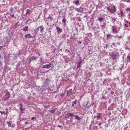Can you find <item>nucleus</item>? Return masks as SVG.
<instances>
[{
	"mask_svg": "<svg viewBox=\"0 0 130 130\" xmlns=\"http://www.w3.org/2000/svg\"><path fill=\"white\" fill-rule=\"evenodd\" d=\"M109 55L110 58L113 60L115 61L116 59L117 54L115 52H112L111 53H110Z\"/></svg>",
	"mask_w": 130,
	"mask_h": 130,
	"instance_id": "f257e3e1",
	"label": "nucleus"
},
{
	"mask_svg": "<svg viewBox=\"0 0 130 130\" xmlns=\"http://www.w3.org/2000/svg\"><path fill=\"white\" fill-rule=\"evenodd\" d=\"M115 6L114 5L113 6L112 9L108 7H107V9L108 11L112 13H113L116 11V9L115 8Z\"/></svg>",
	"mask_w": 130,
	"mask_h": 130,
	"instance_id": "f03ea898",
	"label": "nucleus"
},
{
	"mask_svg": "<svg viewBox=\"0 0 130 130\" xmlns=\"http://www.w3.org/2000/svg\"><path fill=\"white\" fill-rule=\"evenodd\" d=\"M49 80L48 79H46L44 82V84L43 85L42 87H44L45 88H47L48 87V82Z\"/></svg>",
	"mask_w": 130,
	"mask_h": 130,
	"instance_id": "7ed1b4c3",
	"label": "nucleus"
},
{
	"mask_svg": "<svg viewBox=\"0 0 130 130\" xmlns=\"http://www.w3.org/2000/svg\"><path fill=\"white\" fill-rule=\"evenodd\" d=\"M37 31H40L41 33L44 32V27L43 26H39L37 28Z\"/></svg>",
	"mask_w": 130,
	"mask_h": 130,
	"instance_id": "20e7f679",
	"label": "nucleus"
},
{
	"mask_svg": "<svg viewBox=\"0 0 130 130\" xmlns=\"http://www.w3.org/2000/svg\"><path fill=\"white\" fill-rule=\"evenodd\" d=\"M38 58V57L37 56H33L29 58L28 62L29 63H30L31 61L33 60H36Z\"/></svg>",
	"mask_w": 130,
	"mask_h": 130,
	"instance_id": "39448f33",
	"label": "nucleus"
},
{
	"mask_svg": "<svg viewBox=\"0 0 130 130\" xmlns=\"http://www.w3.org/2000/svg\"><path fill=\"white\" fill-rule=\"evenodd\" d=\"M10 93L9 92H7L6 94L5 95V97L4 99V100L5 101L8 100L10 97Z\"/></svg>",
	"mask_w": 130,
	"mask_h": 130,
	"instance_id": "423d86ee",
	"label": "nucleus"
},
{
	"mask_svg": "<svg viewBox=\"0 0 130 130\" xmlns=\"http://www.w3.org/2000/svg\"><path fill=\"white\" fill-rule=\"evenodd\" d=\"M82 60L81 59V57H80L79 58V60L77 62V68L78 69L80 67L81 63H82Z\"/></svg>",
	"mask_w": 130,
	"mask_h": 130,
	"instance_id": "0eeeda50",
	"label": "nucleus"
},
{
	"mask_svg": "<svg viewBox=\"0 0 130 130\" xmlns=\"http://www.w3.org/2000/svg\"><path fill=\"white\" fill-rule=\"evenodd\" d=\"M74 116V115L73 113H71L66 114L65 115V118L67 119L69 118V117L72 118Z\"/></svg>",
	"mask_w": 130,
	"mask_h": 130,
	"instance_id": "6e6552de",
	"label": "nucleus"
},
{
	"mask_svg": "<svg viewBox=\"0 0 130 130\" xmlns=\"http://www.w3.org/2000/svg\"><path fill=\"white\" fill-rule=\"evenodd\" d=\"M51 64L49 63L48 64H45L42 67L43 68H47V69H49L51 67Z\"/></svg>",
	"mask_w": 130,
	"mask_h": 130,
	"instance_id": "1a4fd4ad",
	"label": "nucleus"
},
{
	"mask_svg": "<svg viewBox=\"0 0 130 130\" xmlns=\"http://www.w3.org/2000/svg\"><path fill=\"white\" fill-rule=\"evenodd\" d=\"M23 107L22 104L21 103L20 104V108L21 112V113H23V111L25 110V109H23Z\"/></svg>",
	"mask_w": 130,
	"mask_h": 130,
	"instance_id": "9d476101",
	"label": "nucleus"
},
{
	"mask_svg": "<svg viewBox=\"0 0 130 130\" xmlns=\"http://www.w3.org/2000/svg\"><path fill=\"white\" fill-rule=\"evenodd\" d=\"M56 28L57 30V32L58 34H60V33L62 31V29L60 28L58 26Z\"/></svg>",
	"mask_w": 130,
	"mask_h": 130,
	"instance_id": "9b49d317",
	"label": "nucleus"
},
{
	"mask_svg": "<svg viewBox=\"0 0 130 130\" xmlns=\"http://www.w3.org/2000/svg\"><path fill=\"white\" fill-rule=\"evenodd\" d=\"M34 37V36H31L30 34H27L25 36V37L26 38L29 39L30 38H33Z\"/></svg>",
	"mask_w": 130,
	"mask_h": 130,
	"instance_id": "f8f14e48",
	"label": "nucleus"
},
{
	"mask_svg": "<svg viewBox=\"0 0 130 130\" xmlns=\"http://www.w3.org/2000/svg\"><path fill=\"white\" fill-rule=\"evenodd\" d=\"M72 94V90L70 89L68 91H67V95L68 96H70Z\"/></svg>",
	"mask_w": 130,
	"mask_h": 130,
	"instance_id": "ddd939ff",
	"label": "nucleus"
},
{
	"mask_svg": "<svg viewBox=\"0 0 130 130\" xmlns=\"http://www.w3.org/2000/svg\"><path fill=\"white\" fill-rule=\"evenodd\" d=\"M102 114L100 113H98L97 114V116H96V117L99 120L102 118Z\"/></svg>",
	"mask_w": 130,
	"mask_h": 130,
	"instance_id": "4468645a",
	"label": "nucleus"
},
{
	"mask_svg": "<svg viewBox=\"0 0 130 130\" xmlns=\"http://www.w3.org/2000/svg\"><path fill=\"white\" fill-rule=\"evenodd\" d=\"M74 116L75 117V119H77L78 120H79L82 119L81 118H80V117H78V115L75 116L74 115Z\"/></svg>",
	"mask_w": 130,
	"mask_h": 130,
	"instance_id": "2eb2a0df",
	"label": "nucleus"
},
{
	"mask_svg": "<svg viewBox=\"0 0 130 130\" xmlns=\"http://www.w3.org/2000/svg\"><path fill=\"white\" fill-rule=\"evenodd\" d=\"M106 23H103V24L101 25V26L102 28V29H103V28H105V26L106 25Z\"/></svg>",
	"mask_w": 130,
	"mask_h": 130,
	"instance_id": "dca6fc26",
	"label": "nucleus"
},
{
	"mask_svg": "<svg viewBox=\"0 0 130 130\" xmlns=\"http://www.w3.org/2000/svg\"><path fill=\"white\" fill-rule=\"evenodd\" d=\"M127 62H130V55H128L127 57Z\"/></svg>",
	"mask_w": 130,
	"mask_h": 130,
	"instance_id": "f3484780",
	"label": "nucleus"
},
{
	"mask_svg": "<svg viewBox=\"0 0 130 130\" xmlns=\"http://www.w3.org/2000/svg\"><path fill=\"white\" fill-rule=\"evenodd\" d=\"M112 31H113L115 33H116L117 32V30L115 28V27L114 26H112Z\"/></svg>",
	"mask_w": 130,
	"mask_h": 130,
	"instance_id": "a211bd4d",
	"label": "nucleus"
},
{
	"mask_svg": "<svg viewBox=\"0 0 130 130\" xmlns=\"http://www.w3.org/2000/svg\"><path fill=\"white\" fill-rule=\"evenodd\" d=\"M28 28V26H25V27L24 28V29H23L22 30L23 31H26L27 30Z\"/></svg>",
	"mask_w": 130,
	"mask_h": 130,
	"instance_id": "6ab92c4d",
	"label": "nucleus"
},
{
	"mask_svg": "<svg viewBox=\"0 0 130 130\" xmlns=\"http://www.w3.org/2000/svg\"><path fill=\"white\" fill-rule=\"evenodd\" d=\"M83 8L81 7H80L79 8V11L80 12H82L83 11Z\"/></svg>",
	"mask_w": 130,
	"mask_h": 130,
	"instance_id": "aec40b11",
	"label": "nucleus"
},
{
	"mask_svg": "<svg viewBox=\"0 0 130 130\" xmlns=\"http://www.w3.org/2000/svg\"><path fill=\"white\" fill-rule=\"evenodd\" d=\"M79 0H77L75 1V5H78V4H79Z\"/></svg>",
	"mask_w": 130,
	"mask_h": 130,
	"instance_id": "412c9836",
	"label": "nucleus"
},
{
	"mask_svg": "<svg viewBox=\"0 0 130 130\" xmlns=\"http://www.w3.org/2000/svg\"><path fill=\"white\" fill-rule=\"evenodd\" d=\"M47 19H50V21L51 22L53 20L52 18L50 16H49V17H48L47 18Z\"/></svg>",
	"mask_w": 130,
	"mask_h": 130,
	"instance_id": "4be33fe9",
	"label": "nucleus"
},
{
	"mask_svg": "<svg viewBox=\"0 0 130 130\" xmlns=\"http://www.w3.org/2000/svg\"><path fill=\"white\" fill-rule=\"evenodd\" d=\"M98 20L100 21L101 22L103 20V19L102 18L99 17L98 18Z\"/></svg>",
	"mask_w": 130,
	"mask_h": 130,
	"instance_id": "5701e85b",
	"label": "nucleus"
},
{
	"mask_svg": "<svg viewBox=\"0 0 130 130\" xmlns=\"http://www.w3.org/2000/svg\"><path fill=\"white\" fill-rule=\"evenodd\" d=\"M7 123L8 124L9 127L10 126L11 123H10V122H7Z\"/></svg>",
	"mask_w": 130,
	"mask_h": 130,
	"instance_id": "b1692460",
	"label": "nucleus"
},
{
	"mask_svg": "<svg viewBox=\"0 0 130 130\" xmlns=\"http://www.w3.org/2000/svg\"><path fill=\"white\" fill-rule=\"evenodd\" d=\"M55 111V110H52L50 111V112L51 113H54Z\"/></svg>",
	"mask_w": 130,
	"mask_h": 130,
	"instance_id": "393cba45",
	"label": "nucleus"
},
{
	"mask_svg": "<svg viewBox=\"0 0 130 130\" xmlns=\"http://www.w3.org/2000/svg\"><path fill=\"white\" fill-rule=\"evenodd\" d=\"M31 120H35L36 121V117H32L31 118Z\"/></svg>",
	"mask_w": 130,
	"mask_h": 130,
	"instance_id": "a878e982",
	"label": "nucleus"
},
{
	"mask_svg": "<svg viewBox=\"0 0 130 130\" xmlns=\"http://www.w3.org/2000/svg\"><path fill=\"white\" fill-rule=\"evenodd\" d=\"M111 34H107L106 36L108 37H109L111 36Z\"/></svg>",
	"mask_w": 130,
	"mask_h": 130,
	"instance_id": "bb28decb",
	"label": "nucleus"
},
{
	"mask_svg": "<svg viewBox=\"0 0 130 130\" xmlns=\"http://www.w3.org/2000/svg\"><path fill=\"white\" fill-rule=\"evenodd\" d=\"M26 11H27V12H26V14H27L30 12V10L29 9H28L26 10Z\"/></svg>",
	"mask_w": 130,
	"mask_h": 130,
	"instance_id": "cd10ccee",
	"label": "nucleus"
},
{
	"mask_svg": "<svg viewBox=\"0 0 130 130\" xmlns=\"http://www.w3.org/2000/svg\"><path fill=\"white\" fill-rule=\"evenodd\" d=\"M62 22L63 23H65L66 22V20L65 19H63L62 20Z\"/></svg>",
	"mask_w": 130,
	"mask_h": 130,
	"instance_id": "c85d7f7f",
	"label": "nucleus"
},
{
	"mask_svg": "<svg viewBox=\"0 0 130 130\" xmlns=\"http://www.w3.org/2000/svg\"><path fill=\"white\" fill-rule=\"evenodd\" d=\"M75 10L77 11L78 12H79V8H75Z\"/></svg>",
	"mask_w": 130,
	"mask_h": 130,
	"instance_id": "c756f323",
	"label": "nucleus"
},
{
	"mask_svg": "<svg viewBox=\"0 0 130 130\" xmlns=\"http://www.w3.org/2000/svg\"><path fill=\"white\" fill-rule=\"evenodd\" d=\"M60 96H64V94L63 93H60L59 94Z\"/></svg>",
	"mask_w": 130,
	"mask_h": 130,
	"instance_id": "7c9ffc66",
	"label": "nucleus"
},
{
	"mask_svg": "<svg viewBox=\"0 0 130 130\" xmlns=\"http://www.w3.org/2000/svg\"><path fill=\"white\" fill-rule=\"evenodd\" d=\"M0 112L1 113L2 115L3 114H4L5 113V111H0Z\"/></svg>",
	"mask_w": 130,
	"mask_h": 130,
	"instance_id": "2f4dec72",
	"label": "nucleus"
},
{
	"mask_svg": "<svg viewBox=\"0 0 130 130\" xmlns=\"http://www.w3.org/2000/svg\"><path fill=\"white\" fill-rule=\"evenodd\" d=\"M120 12L121 13V16H122L123 15V12L120 9Z\"/></svg>",
	"mask_w": 130,
	"mask_h": 130,
	"instance_id": "473e14b6",
	"label": "nucleus"
},
{
	"mask_svg": "<svg viewBox=\"0 0 130 130\" xmlns=\"http://www.w3.org/2000/svg\"><path fill=\"white\" fill-rule=\"evenodd\" d=\"M130 10V8H127L126 9V10L127 11H129Z\"/></svg>",
	"mask_w": 130,
	"mask_h": 130,
	"instance_id": "72a5a7b5",
	"label": "nucleus"
},
{
	"mask_svg": "<svg viewBox=\"0 0 130 130\" xmlns=\"http://www.w3.org/2000/svg\"><path fill=\"white\" fill-rule=\"evenodd\" d=\"M58 126L59 127H60V128H62V129L63 128L62 126H61V125H58Z\"/></svg>",
	"mask_w": 130,
	"mask_h": 130,
	"instance_id": "f704fd0d",
	"label": "nucleus"
},
{
	"mask_svg": "<svg viewBox=\"0 0 130 130\" xmlns=\"http://www.w3.org/2000/svg\"><path fill=\"white\" fill-rule=\"evenodd\" d=\"M128 40L130 41V36L128 37Z\"/></svg>",
	"mask_w": 130,
	"mask_h": 130,
	"instance_id": "c9c22d12",
	"label": "nucleus"
},
{
	"mask_svg": "<svg viewBox=\"0 0 130 130\" xmlns=\"http://www.w3.org/2000/svg\"><path fill=\"white\" fill-rule=\"evenodd\" d=\"M30 20V19H29L28 20L26 21V22L25 23V24H27V23L28 22V21H29Z\"/></svg>",
	"mask_w": 130,
	"mask_h": 130,
	"instance_id": "e433bc0d",
	"label": "nucleus"
},
{
	"mask_svg": "<svg viewBox=\"0 0 130 130\" xmlns=\"http://www.w3.org/2000/svg\"><path fill=\"white\" fill-rule=\"evenodd\" d=\"M2 63L0 61V68L2 67Z\"/></svg>",
	"mask_w": 130,
	"mask_h": 130,
	"instance_id": "4c0bfd02",
	"label": "nucleus"
},
{
	"mask_svg": "<svg viewBox=\"0 0 130 130\" xmlns=\"http://www.w3.org/2000/svg\"><path fill=\"white\" fill-rule=\"evenodd\" d=\"M73 103L74 104H75L76 105L77 104V102L75 101H74L73 102Z\"/></svg>",
	"mask_w": 130,
	"mask_h": 130,
	"instance_id": "58836bf2",
	"label": "nucleus"
},
{
	"mask_svg": "<svg viewBox=\"0 0 130 130\" xmlns=\"http://www.w3.org/2000/svg\"><path fill=\"white\" fill-rule=\"evenodd\" d=\"M10 16L11 17L13 18L14 17V14H11V15Z\"/></svg>",
	"mask_w": 130,
	"mask_h": 130,
	"instance_id": "ea45409f",
	"label": "nucleus"
},
{
	"mask_svg": "<svg viewBox=\"0 0 130 130\" xmlns=\"http://www.w3.org/2000/svg\"><path fill=\"white\" fill-rule=\"evenodd\" d=\"M29 123H28V122L27 121V122H26L25 123V124L26 125H27V124H29Z\"/></svg>",
	"mask_w": 130,
	"mask_h": 130,
	"instance_id": "a19ab883",
	"label": "nucleus"
},
{
	"mask_svg": "<svg viewBox=\"0 0 130 130\" xmlns=\"http://www.w3.org/2000/svg\"><path fill=\"white\" fill-rule=\"evenodd\" d=\"M74 106V104L73 103H72V106L71 107H73Z\"/></svg>",
	"mask_w": 130,
	"mask_h": 130,
	"instance_id": "79ce46f5",
	"label": "nucleus"
},
{
	"mask_svg": "<svg viewBox=\"0 0 130 130\" xmlns=\"http://www.w3.org/2000/svg\"><path fill=\"white\" fill-rule=\"evenodd\" d=\"M124 25L126 27H128V25L127 24H124Z\"/></svg>",
	"mask_w": 130,
	"mask_h": 130,
	"instance_id": "37998d69",
	"label": "nucleus"
},
{
	"mask_svg": "<svg viewBox=\"0 0 130 130\" xmlns=\"http://www.w3.org/2000/svg\"><path fill=\"white\" fill-rule=\"evenodd\" d=\"M3 46H0V50H2V49H1V48H3Z\"/></svg>",
	"mask_w": 130,
	"mask_h": 130,
	"instance_id": "c03bdc74",
	"label": "nucleus"
},
{
	"mask_svg": "<svg viewBox=\"0 0 130 130\" xmlns=\"http://www.w3.org/2000/svg\"><path fill=\"white\" fill-rule=\"evenodd\" d=\"M7 113H8L7 112L6 113L5 112V113H4V115H6L7 116Z\"/></svg>",
	"mask_w": 130,
	"mask_h": 130,
	"instance_id": "a18cd8bd",
	"label": "nucleus"
},
{
	"mask_svg": "<svg viewBox=\"0 0 130 130\" xmlns=\"http://www.w3.org/2000/svg\"><path fill=\"white\" fill-rule=\"evenodd\" d=\"M126 2L127 3H130V0H128L126 1Z\"/></svg>",
	"mask_w": 130,
	"mask_h": 130,
	"instance_id": "49530a36",
	"label": "nucleus"
},
{
	"mask_svg": "<svg viewBox=\"0 0 130 130\" xmlns=\"http://www.w3.org/2000/svg\"><path fill=\"white\" fill-rule=\"evenodd\" d=\"M112 45L114 46L115 47H116V46L115 45V44L114 43H112Z\"/></svg>",
	"mask_w": 130,
	"mask_h": 130,
	"instance_id": "de8ad7c7",
	"label": "nucleus"
},
{
	"mask_svg": "<svg viewBox=\"0 0 130 130\" xmlns=\"http://www.w3.org/2000/svg\"><path fill=\"white\" fill-rule=\"evenodd\" d=\"M111 93L113 94L114 93V92L113 91H111Z\"/></svg>",
	"mask_w": 130,
	"mask_h": 130,
	"instance_id": "09e8293b",
	"label": "nucleus"
},
{
	"mask_svg": "<svg viewBox=\"0 0 130 130\" xmlns=\"http://www.w3.org/2000/svg\"><path fill=\"white\" fill-rule=\"evenodd\" d=\"M102 123H100L99 124V126H100V125Z\"/></svg>",
	"mask_w": 130,
	"mask_h": 130,
	"instance_id": "8fccbe9b",
	"label": "nucleus"
},
{
	"mask_svg": "<svg viewBox=\"0 0 130 130\" xmlns=\"http://www.w3.org/2000/svg\"><path fill=\"white\" fill-rule=\"evenodd\" d=\"M78 43L80 44H81L82 43V42L81 41H79L78 42Z\"/></svg>",
	"mask_w": 130,
	"mask_h": 130,
	"instance_id": "3c124183",
	"label": "nucleus"
},
{
	"mask_svg": "<svg viewBox=\"0 0 130 130\" xmlns=\"http://www.w3.org/2000/svg\"><path fill=\"white\" fill-rule=\"evenodd\" d=\"M89 101H88L87 103V104H86V105H87L89 103Z\"/></svg>",
	"mask_w": 130,
	"mask_h": 130,
	"instance_id": "603ef678",
	"label": "nucleus"
},
{
	"mask_svg": "<svg viewBox=\"0 0 130 130\" xmlns=\"http://www.w3.org/2000/svg\"><path fill=\"white\" fill-rule=\"evenodd\" d=\"M128 22V21H126L125 22L126 23H127Z\"/></svg>",
	"mask_w": 130,
	"mask_h": 130,
	"instance_id": "864d4df0",
	"label": "nucleus"
},
{
	"mask_svg": "<svg viewBox=\"0 0 130 130\" xmlns=\"http://www.w3.org/2000/svg\"><path fill=\"white\" fill-rule=\"evenodd\" d=\"M2 57V56L1 55H0V59Z\"/></svg>",
	"mask_w": 130,
	"mask_h": 130,
	"instance_id": "5fc2aeb1",
	"label": "nucleus"
},
{
	"mask_svg": "<svg viewBox=\"0 0 130 130\" xmlns=\"http://www.w3.org/2000/svg\"><path fill=\"white\" fill-rule=\"evenodd\" d=\"M129 26H130V22H129Z\"/></svg>",
	"mask_w": 130,
	"mask_h": 130,
	"instance_id": "6e6d98bb",
	"label": "nucleus"
},
{
	"mask_svg": "<svg viewBox=\"0 0 130 130\" xmlns=\"http://www.w3.org/2000/svg\"><path fill=\"white\" fill-rule=\"evenodd\" d=\"M115 98L116 99H117V98H118L117 97H115Z\"/></svg>",
	"mask_w": 130,
	"mask_h": 130,
	"instance_id": "4d7b16f0",
	"label": "nucleus"
},
{
	"mask_svg": "<svg viewBox=\"0 0 130 130\" xmlns=\"http://www.w3.org/2000/svg\"><path fill=\"white\" fill-rule=\"evenodd\" d=\"M108 90H110V89H109V88H108Z\"/></svg>",
	"mask_w": 130,
	"mask_h": 130,
	"instance_id": "13d9d810",
	"label": "nucleus"
},
{
	"mask_svg": "<svg viewBox=\"0 0 130 130\" xmlns=\"http://www.w3.org/2000/svg\"><path fill=\"white\" fill-rule=\"evenodd\" d=\"M75 3V2H73V3Z\"/></svg>",
	"mask_w": 130,
	"mask_h": 130,
	"instance_id": "bf43d9fd",
	"label": "nucleus"
},
{
	"mask_svg": "<svg viewBox=\"0 0 130 130\" xmlns=\"http://www.w3.org/2000/svg\"><path fill=\"white\" fill-rule=\"evenodd\" d=\"M128 15L130 16V14H129Z\"/></svg>",
	"mask_w": 130,
	"mask_h": 130,
	"instance_id": "052dcab7",
	"label": "nucleus"
},
{
	"mask_svg": "<svg viewBox=\"0 0 130 130\" xmlns=\"http://www.w3.org/2000/svg\"><path fill=\"white\" fill-rule=\"evenodd\" d=\"M69 101H71V100H69Z\"/></svg>",
	"mask_w": 130,
	"mask_h": 130,
	"instance_id": "680f3d73",
	"label": "nucleus"
},
{
	"mask_svg": "<svg viewBox=\"0 0 130 130\" xmlns=\"http://www.w3.org/2000/svg\"><path fill=\"white\" fill-rule=\"evenodd\" d=\"M128 130H129V129H128Z\"/></svg>",
	"mask_w": 130,
	"mask_h": 130,
	"instance_id": "e2e57ef3",
	"label": "nucleus"
}]
</instances>
